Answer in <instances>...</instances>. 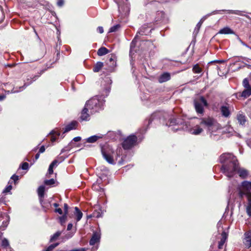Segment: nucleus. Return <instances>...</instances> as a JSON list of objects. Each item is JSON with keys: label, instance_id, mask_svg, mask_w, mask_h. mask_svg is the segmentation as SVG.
<instances>
[{"label": "nucleus", "instance_id": "f257e3e1", "mask_svg": "<svg viewBox=\"0 0 251 251\" xmlns=\"http://www.w3.org/2000/svg\"><path fill=\"white\" fill-rule=\"evenodd\" d=\"M219 160L223 164L221 171L229 177H233L239 167L236 157L229 153H223L220 156Z\"/></svg>", "mask_w": 251, "mask_h": 251}, {"label": "nucleus", "instance_id": "f03ea898", "mask_svg": "<svg viewBox=\"0 0 251 251\" xmlns=\"http://www.w3.org/2000/svg\"><path fill=\"white\" fill-rule=\"evenodd\" d=\"M101 152L103 157L105 160L110 164H115V159H117V157L120 155L117 152L115 153L114 149L110 145L105 143L103 146H101Z\"/></svg>", "mask_w": 251, "mask_h": 251}, {"label": "nucleus", "instance_id": "7ed1b4c3", "mask_svg": "<svg viewBox=\"0 0 251 251\" xmlns=\"http://www.w3.org/2000/svg\"><path fill=\"white\" fill-rule=\"evenodd\" d=\"M243 86L245 89L242 92H238L234 94L235 98L238 100H245L251 95V86L249 83V79L245 78L242 82Z\"/></svg>", "mask_w": 251, "mask_h": 251}, {"label": "nucleus", "instance_id": "20e7f679", "mask_svg": "<svg viewBox=\"0 0 251 251\" xmlns=\"http://www.w3.org/2000/svg\"><path fill=\"white\" fill-rule=\"evenodd\" d=\"M102 103L97 97L93 98L88 100L85 106L91 110V114L99 112L101 109Z\"/></svg>", "mask_w": 251, "mask_h": 251}, {"label": "nucleus", "instance_id": "39448f33", "mask_svg": "<svg viewBox=\"0 0 251 251\" xmlns=\"http://www.w3.org/2000/svg\"><path fill=\"white\" fill-rule=\"evenodd\" d=\"M138 144L137 137L132 134L125 138L122 143L123 148L125 150H130Z\"/></svg>", "mask_w": 251, "mask_h": 251}, {"label": "nucleus", "instance_id": "423d86ee", "mask_svg": "<svg viewBox=\"0 0 251 251\" xmlns=\"http://www.w3.org/2000/svg\"><path fill=\"white\" fill-rule=\"evenodd\" d=\"M194 106L198 114L203 115L204 112L203 106L207 107L208 103L204 97L201 96L199 99L194 100Z\"/></svg>", "mask_w": 251, "mask_h": 251}, {"label": "nucleus", "instance_id": "0eeeda50", "mask_svg": "<svg viewBox=\"0 0 251 251\" xmlns=\"http://www.w3.org/2000/svg\"><path fill=\"white\" fill-rule=\"evenodd\" d=\"M105 68L108 72H112L115 70L116 66V56L114 54H110L107 56V58L105 62Z\"/></svg>", "mask_w": 251, "mask_h": 251}, {"label": "nucleus", "instance_id": "6e6552de", "mask_svg": "<svg viewBox=\"0 0 251 251\" xmlns=\"http://www.w3.org/2000/svg\"><path fill=\"white\" fill-rule=\"evenodd\" d=\"M200 121V125L204 127L210 128L214 126L216 123V120L211 117H207L199 118Z\"/></svg>", "mask_w": 251, "mask_h": 251}, {"label": "nucleus", "instance_id": "1a4fd4ad", "mask_svg": "<svg viewBox=\"0 0 251 251\" xmlns=\"http://www.w3.org/2000/svg\"><path fill=\"white\" fill-rule=\"evenodd\" d=\"M146 29V27L144 26H142L139 30L137 32L135 36L132 40L131 43H130V50H133L136 46V43L139 41H141V36L145 35H146L145 33V30Z\"/></svg>", "mask_w": 251, "mask_h": 251}, {"label": "nucleus", "instance_id": "9d476101", "mask_svg": "<svg viewBox=\"0 0 251 251\" xmlns=\"http://www.w3.org/2000/svg\"><path fill=\"white\" fill-rule=\"evenodd\" d=\"M56 56L55 59L54 58V57H53L52 59H50V60L46 63L45 66L41 70H40V74H43L48 69L53 67L52 65L57 62V61L59 59V51L57 50Z\"/></svg>", "mask_w": 251, "mask_h": 251}, {"label": "nucleus", "instance_id": "9b49d317", "mask_svg": "<svg viewBox=\"0 0 251 251\" xmlns=\"http://www.w3.org/2000/svg\"><path fill=\"white\" fill-rule=\"evenodd\" d=\"M40 71L38 72L37 74L36 75H34L33 76H30L29 77H27L26 78V81H25L24 85L20 87V89L23 90L24 87H26L31 83H32L34 81L36 80L42 74H40Z\"/></svg>", "mask_w": 251, "mask_h": 251}, {"label": "nucleus", "instance_id": "f8f14e48", "mask_svg": "<svg viewBox=\"0 0 251 251\" xmlns=\"http://www.w3.org/2000/svg\"><path fill=\"white\" fill-rule=\"evenodd\" d=\"M244 236L243 243L246 248L249 249L251 247V230L246 232Z\"/></svg>", "mask_w": 251, "mask_h": 251}, {"label": "nucleus", "instance_id": "ddd939ff", "mask_svg": "<svg viewBox=\"0 0 251 251\" xmlns=\"http://www.w3.org/2000/svg\"><path fill=\"white\" fill-rule=\"evenodd\" d=\"M77 122H76V121H72L70 124H69L65 126L64 130L63 131V133L68 132L69 131L73 129H75L77 127Z\"/></svg>", "mask_w": 251, "mask_h": 251}, {"label": "nucleus", "instance_id": "4468645a", "mask_svg": "<svg viewBox=\"0 0 251 251\" xmlns=\"http://www.w3.org/2000/svg\"><path fill=\"white\" fill-rule=\"evenodd\" d=\"M221 236L222 238L221 239V240L218 243V248L219 249H223L224 244L227 240L228 234L225 231H224L221 233Z\"/></svg>", "mask_w": 251, "mask_h": 251}, {"label": "nucleus", "instance_id": "2eb2a0df", "mask_svg": "<svg viewBox=\"0 0 251 251\" xmlns=\"http://www.w3.org/2000/svg\"><path fill=\"white\" fill-rule=\"evenodd\" d=\"M170 74L168 72H165L160 75L158 78V81L159 83H162L170 80Z\"/></svg>", "mask_w": 251, "mask_h": 251}, {"label": "nucleus", "instance_id": "dca6fc26", "mask_svg": "<svg viewBox=\"0 0 251 251\" xmlns=\"http://www.w3.org/2000/svg\"><path fill=\"white\" fill-rule=\"evenodd\" d=\"M237 120L240 125L244 126L247 122L246 116L242 112H239L237 115Z\"/></svg>", "mask_w": 251, "mask_h": 251}, {"label": "nucleus", "instance_id": "f3484780", "mask_svg": "<svg viewBox=\"0 0 251 251\" xmlns=\"http://www.w3.org/2000/svg\"><path fill=\"white\" fill-rule=\"evenodd\" d=\"M100 235L97 232H94L89 241V244L91 246L95 245L97 243L100 242Z\"/></svg>", "mask_w": 251, "mask_h": 251}, {"label": "nucleus", "instance_id": "a211bd4d", "mask_svg": "<svg viewBox=\"0 0 251 251\" xmlns=\"http://www.w3.org/2000/svg\"><path fill=\"white\" fill-rule=\"evenodd\" d=\"M236 173L238 174L239 176L243 179L247 178L249 175L248 171L247 170L244 169H241L239 168V167L236 172Z\"/></svg>", "mask_w": 251, "mask_h": 251}, {"label": "nucleus", "instance_id": "6ab92c4d", "mask_svg": "<svg viewBox=\"0 0 251 251\" xmlns=\"http://www.w3.org/2000/svg\"><path fill=\"white\" fill-rule=\"evenodd\" d=\"M89 109V108L86 107L85 105V107L83 108L81 111V115L80 118L82 121H87L88 120V118L89 117V115L88 113Z\"/></svg>", "mask_w": 251, "mask_h": 251}, {"label": "nucleus", "instance_id": "aec40b11", "mask_svg": "<svg viewBox=\"0 0 251 251\" xmlns=\"http://www.w3.org/2000/svg\"><path fill=\"white\" fill-rule=\"evenodd\" d=\"M50 141L52 143H53L57 140L59 136L60 135V132L52 130L50 133Z\"/></svg>", "mask_w": 251, "mask_h": 251}, {"label": "nucleus", "instance_id": "412c9836", "mask_svg": "<svg viewBox=\"0 0 251 251\" xmlns=\"http://www.w3.org/2000/svg\"><path fill=\"white\" fill-rule=\"evenodd\" d=\"M218 33L221 34H233L234 32L229 27L226 26L220 29Z\"/></svg>", "mask_w": 251, "mask_h": 251}, {"label": "nucleus", "instance_id": "4be33fe9", "mask_svg": "<svg viewBox=\"0 0 251 251\" xmlns=\"http://www.w3.org/2000/svg\"><path fill=\"white\" fill-rule=\"evenodd\" d=\"M241 187L244 190L250 192L251 190V182L246 180L243 181L241 183Z\"/></svg>", "mask_w": 251, "mask_h": 251}, {"label": "nucleus", "instance_id": "5701e85b", "mask_svg": "<svg viewBox=\"0 0 251 251\" xmlns=\"http://www.w3.org/2000/svg\"><path fill=\"white\" fill-rule=\"evenodd\" d=\"M220 110L222 115L225 117H228L230 114L229 108L226 106H222Z\"/></svg>", "mask_w": 251, "mask_h": 251}, {"label": "nucleus", "instance_id": "b1692460", "mask_svg": "<svg viewBox=\"0 0 251 251\" xmlns=\"http://www.w3.org/2000/svg\"><path fill=\"white\" fill-rule=\"evenodd\" d=\"M103 63L102 62H97L93 66V71L95 73H98L100 71V70L103 67Z\"/></svg>", "mask_w": 251, "mask_h": 251}, {"label": "nucleus", "instance_id": "393cba45", "mask_svg": "<svg viewBox=\"0 0 251 251\" xmlns=\"http://www.w3.org/2000/svg\"><path fill=\"white\" fill-rule=\"evenodd\" d=\"M203 131V129L200 126V125H196L191 131L192 134L194 135H199Z\"/></svg>", "mask_w": 251, "mask_h": 251}, {"label": "nucleus", "instance_id": "a878e982", "mask_svg": "<svg viewBox=\"0 0 251 251\" xmlns=\"http://www.w3.org/2000/svg\"><path fill=\"white\" fill-rule=\"evenodd\" d=\"M45 186H40L38 188L37 192L39 197V199H40L41 201H42V198H44L45 196Z\"/></svg>", "mask_w": 251, "mask_h": 251}, {"label": "nucleus", "instance_id": "bb28decb", "mask_svg": "<svg viewBox=\"0 0 251 251\" xmlns=\"http://www.w3.org/2000/svg\"><path fill=\"white\" fill-rule=\"evenodd\" d=\"M109 52V50L105 47H100L97 51V54L100 56L104 55Z\"/></svg>", "mask_w": 251, "mask_h": 251}, {"label": "nucleus", "instance_id": "cd10ccee", "mask_svg": "<svg viewBox=\"0 0 251 251\" xmlns=\"http://www.w3.org/2000/svg\"><path fill=\"white\" fill-rule=\"evenodd\" d=\"M102 136L93 135L86 139L87 143H93L96 142L98 139L102 138Z\"/></svg>", "mask_w": 251, "mask_h": 251}, {"label": "nucleus", "instance_id": "c85d7f7f", "mask_svg": "<svg viewBox=\"0 0 251 251\" xmlns=\"http://www.w3.org/2000/svg\"><path fill=\"white\" fill-rule=\"evenodd\" d=\"M79 147V145H75L72 141L66 147L61 150V153H63L67 151H69L72 148Z\"/></svg>", "mask_w": 251, "mask_h": 251}, {"label": "nucleus", "instance_id": "c756f323", "mask_svg": "<svg viewBox=\"0 0 251 251\" xmlns=\"http://www.w3.org/2000/svg\"><path fill=\"white\" fill-rule=\"evenodd\" d=\"M75 216L76 217V221L77 222L79 221L82 217L83 214H82V212L79 210V209L77 207H75Z\"/></svg>", "mask_w": 251, "mask_h": 251}, {"label": "nucleus", "instance_id": "7c9ffc66", "mask_svg": "<svg viewBox=\"0 0 251 251\" xmlns=\"http://www.w3.org/2000/svg\"><path fill=\"white\" fill-rule=\"evenodd\" d=\"M58 163V161L56 159L54 160L51 164L50 165L49 169H48V173L49 175H52L53 173V167L56 165Z\"/></svg>", "mask_w": 251, "mask_h": 251}, {"label": "nucleus", "instance_id": "2f4dec72", "mask_svg": "<svg viewBox=\"0 0 251 251\" xmlns=\"http://www.w3.org/2000/svg\"><path fill=\"white\" fill-rule=\"evenodd\" d=\"M165 16V13L163 11H157L156 17H155V22H158L161 21Z\"/></svg>", "mask_w": 251, "mask_h": 251}, {"label": "nucleus", "instance_id": "473e14b6", "mask_svg": "<svg viewBox=\"0 0 251 251\" xmlns=\"http://www.w3.org/2000/svg\"><path fill=\"white\" fill-rule=\"evenodd\" d=\"M62 232L60 231H58L56 232H55L52 236H51L50 242H52L53 241H55L56 240L58 237L60 236Z\"/></svg>", "mask_w": 251, "mask_h": 251}, {"label": "nucleus", "instance_id": "72a5a7b5", "mask_svg": "<svg viewBox=\"0 0 251 251\" xmlns=\"http://www.w3.org/2000/svg\"><path fill=\"white\" fill-rule=\"evenodd\" d=\"M101 214L100 211L98 210H94V212L90 215H88V218H100L101 217Z\"/></svg>", "mask_w": 251, "mask_h": 251}, {"label": "nucleus", "instance_id": "f704fd0d", "mask_svg": "<svg viewBox=\"0 0 251 251\" xmlns=\"http://www.w3.org/2000/svg\"><path fill=\"white\" fill-rule=\"evenodd\" d=\"M192 71L194 73L199 74L202 72L201 68L200 67L198 64L194 65Z\"/></svg>", "mask_w": 251, "mask_h": 251}, {"label": "nucleus", "instance_id": "c9c22d12", "mask_svg": "<svg viewBox=\"0 0 251 251\" xmlns=\"http://www.w3.org/2000/svg\"><path fill=\"white\" fill-rule=\"evenodd\" d=\"M248 193H249V192H247L246 190H244V189H243L242 188V189L239 188L238 192V196L240 198H243L244 196L246 195L247 196V194Z\"/></svg>", "mask_w": 251, "mask_h": 251}, {"label": "nucleus", "instance_id": "e433bc0d", "mask_svg": "<svg viewBox=\"0 0 251 251\" xmlns=\"http://www.w3.org/2000/svg\"><path fill=\"white\" fill-rule=\"evenodd\" d=\"M121 27V25L120 24L116 25L110 27L109 30V32H113L118 30Z\"/></svg>", "mask_w": 251, "mask_h": 251}, {"label": "nucleus", "instance_id": "4c0bfd02", "mask_svg": "<svg viewBox=\"0 0 251 251\" xmlns=\"http://www.w3.org/2000/svg\"><path fill=\"white\" fill-rule=\"evenodd\" d=\"M59 245V243H55L50 245L45 251H52L55 248Z\"/></svg>", "mask_w": 251, "mask_h": 251}, {"label": "nucleus", "instance_id": "58836bf2", "mask_svg": "<svg viewBox=\"0 0 251 251\" xmlns=\"http://www.w3.org/2000/svg\"><path fill=\"white\" fill-rule=\"evenodd\" d=\"M55 180L53 178L47 179L44 181V184L46 185H52L54 184Z\"/></svg>", "mask_w": 251, "mask_h": 251}, {"label": "nucleus", "instance_id": "ea45409f", "mask_svg": "<svg viewBox=\"0 0 251 251\" xmlns=\"http://www.w3.org/2000/svg\"><path fill=\"white\" fill-rule=\"evenodd\" d=\"M229 13L247 17L246 15L243 14L242 11L239 10H229Z\"/></svg>", "mask_w": 251, "mask_h": 251}, {"label": "nucleus", "instance_id": "a19ab883", "mask_svg": "<svg viewBox=\"0 0 251 251\" xmlns=\"http://www.w3.org/2000/svg\"><path fill=\"white\" fill-rule=\"evenodd\" d=\"M1 246L3 248H7L9 246V242H8V240L6 238H4L2 240Z\"/></svg>", "mask_w": 251, "mask_h": 251}, {"label": "nucleus", "instance_id": "79ce46f5", "mask_svg": "<svg viewBox=\"0 0 251 251\" xmlns=\"http://www.w3.org/2000/svg\"><path fill=\"white\" fill-rule=\"evenodd\" d=\"M67 214H64L63 216L59 217L60 223L62 225L65 224L66 221L67 217Z\"/></svg>", "mask_w": 251, "mask_h": 251}, {"label": "nucleus", "instance_id": "37998d69", "mask_svg": "<svg viewBox=\"0 0 251 251\" xmlns=\"http://www.w3.org/2000/svg\"><path fill=\"white\" fill-rule=\"evenodd\" d=\"M42 201H41L40 199H39L41 205H42V206L43 207L47 208L49 207V204L47 202H46L45 201L44 198H42Z\"/></svg>", "mask_w": 251, "mask_h": 251}, {"label": "nucleus", "instance_id": "c03bdc74", "mask_svg": "<svg viewBox=\"0 0 251 251\" xmlns=\"http://www.w3.org/2000/svg\"><path fill=\"white\" fill-rule=\"evenodd\" d=\"M178 124V122H177V120L176 118L171 119L170 120V126L176 125Z\"/></svg>", "mask_w": 251, "mask_h": 251}, {"label": "nucleus", "instance_id": "a18cd8bd", "mask_svg": "<svg viewBox=\"0 0 251 251\" xmlns=\"http://www.w3.org/2000/svg\"><path fill=\"white\" fill-rule=\"evenodd\" d=\"M21 168L24 170H27L29 168L28 163L27 162H24L21 165Z\"/></svg>", "mask_w": 251, "mask_h": 251}, {"label": "nucleus", "instance_id": "49530a36", "mask_svg": "<svg viewBox=\"0 0 251 251\" xmlns=\"http://www.w3.org/2000/svg\"><path fill=\"white\" fill-rule=\"evenodd\" d=\"M246 212L249 217H251V204L247 205L246 207Z\"/></svg>", "mask_w": 251, "mask_h": 251}, {"label": "nucleus", "instance_id": "de8ad7c7", "mask_svg": "<svg viewBox=\"0 0 251 251\" xmlns=\"http://www.w3.org/2000/svg\"><path fill=\"white\" fill-rule=\"evenodd\" d=\"M247 198L248 200V205L251 204V192H249V193L247 194Z\"/></svg>", "mask_w": 251, "mask_h": 251}, {"label": "nucleus", "instance_id": "09e8293b", "mask_svg": "<svg viewBox=\"0 0 251 251\" xmlns=\"http://www.w3.org/2000/svg\"><path fill=\"white\" fill-rule=\"evenodd\" d=\"M11 179L14 180L15 183H16V182L19 180V176L14 174L11 177Z\"/></svg>", "mask_w": 251, "mask_h": 251}, {"label": "nucleus", "instance_id": "8fccbe9b", "mask_svg": "<svg viewBox=\"0 0 251 251\" xmlns=\"http://www.w3.org/2000/svg\"><path fill=\"white\" fill-rule=\"evenodd\" d=\"M12 186L11 185H8L3 190V193H7L10 191L12 189Z\"/></svg>", "mask_w": 251, "mask_h": 251}, {"label": "nucleus", "instance_id": "3c124183", "mask_svg": "<svg viewBox=\"0 0 251 251\" xmlns=\"http://www.w3.org/2000/svg\"><path fill=\"white\" fill-rule=\"evenodd\" d=\"M97 30L98 32H99L100 34L103 33L104 32L103 28L102 26H98L97 29Z\"/></svg>", "mask_w": 251, "mask_h": 251}, {"label": "nucleus", "instance_id": "603ef678", "mask_svg": "<svg viewBox=\"0 0 251 251\" xmlns=\"http://www.w3.org/2000/svg\"><path fill=\"white\" fill-rule=\"evenodd\" d=\"M64 214H68V206L67 203H65L64 205Z\"/></svg>", "mask_w": 251, "mask_h": 251}, {"label": "nucleus", "instance_id": "864d4df0", "mask_svg": "<svg viewBox=\"0 0 251 251\" xmlns=\"http://www.w3.org/2000/svg\"><path fill=\"white\" fill-rule=\"evenodd\" d=\"M57 4L59 7L62 6L64 4V0H58Z\"/></svg>", "mask_w": 251, "mask_h": 251}, {"label": "nucleus", "instance_id": "5fc2aeb1", "mask_svg": "<svg viewBox=\"0 0 251 251\" xmlns=\"http://www.w3.org/2000/svg\"><path fill=\"white\" fill-rule=\"evenodd\" d=\"M45 151V147L44 145L42 146L39 150V152L41 153H43Z\"/></svg>", "mask_w": 251, "mask_h": 251}, {"label": "nucleus", "instance_id": "6e6d98bb", "mask_svg": "<svg viewBox=\"0 0 251 251\" xmlns=\"http://www.w3.org/2000/svg\"><path fill=\"white\" fill-rule=\"evenodd\" d=\"M55 212L58 213L59 214L63 213L62 210L60 208H57L54 210Z\"/></svg>", "mask_w": 251, "mask_h": 251}, {"label": "nucleus", "instance_id": "4d7b16f0", "mask_svg": "<svg viewBox=\"0 0 251 251\" xmlns=\"http://www.w3.org/2000/svg\"><path fill=\"white\" fill-rule=\"evenodd\" d=\"M81 137H79V136H77V137H75V138L73 139V140H72V142H73V141H75V142H79V141H80L81 140Z\"/></svg>", "mask_w": 251, "mask_h": 251}, {"label": "nucleus", "instance_id": "13d9d810", "mask_svg": "<svg viewBox=\"0 0 251 251\" xmlns=\"http://www.w3.org/2000/svg\"><path fill=\"white\" fill-rule=\"evenodd\" d=\"M70 251H86V249L85 248H79L73 249L71 250Z\"/></svg>", "mask_w": 251, "mask_h": 251}, {"label": "nucleus", "instance_id": "bf43d9fd", "mask_svg": "<svg viewBox=\"0 0 251 251\" xmlns=\"http://www.w3.org/2000/svg\"><path fill=\"white\" fill-rule=\"evenodd\" d=\"M73 227V224L71 223H69L67 226V230H70L72 229Z\"/></svg>", "mask_w": 251, "mask_h": 251}, {"label": "nucleus", "instance_id": "052dcab7", "mask_svg": "<svg viewBox=\"0 0 251 251\" xmlns=\"http://www.w3.org/2000/svg\"><path fill=\"white\" fill-rule=\"evenodd\" d=\"M40 154V153H39V152L36 154V155L35 156V161L37 160L39 158Z\"/></svg>", "mask_w": 251, "mask_h": 251}, {"label": "nucleus", "instance_id": "680f3d73", "mask_svg": "<svg viewBox=\"0 0 251 251\" xmlns=\"http://www.w3.org/2000/svg\"><path fill=\"white\" fill-rule=\"evenodd\" d=\"M53 205L54 207L57 208V207H58L59 206V204L57 203H54L53 204Z\"/></svg>", "mask_w": 251, "mask_h": 251}, {"label": "nucleus", "instance_id": "e2e57ef3", "mask_svg": "<svg viewBox=\"0 0 251 251\" xmlns=\"http://www.w3.org/2000/svg\"><path fill=\"white\" fill-rule=\"evenodd\" d=\"M5 98V96L3 95H0V100H3Z\"/></svg>", "mask_w": 251, "mask_h": 251}, {"label": "nucleus", "instance_id": "0e129e2a", "mask_svg": "<svg viewBox=\"0 0 251 251\" xmlns=\"http://www.w3.org/2000/svg\"><path fill=\"white\" fill-rule=\"evenodd\" d=\"M223 62V61H221V60H215V61H212V62H211L210 63H215V62Z\"/></svg>", "mask_w": 251, "mask_h": 251}, {"label": "nucleus", "instance_id": "69168bd1", "mask_svg": "<svg viewBox=\"0 0 251 251\" xmlns=\"http://www.w3.org/2000/svg\"><path fill=\"white\" fill-rule=\"evenodd\" d=\"M152 117H153V115H152L151 117L149 120V124H151L152 121Z\"/></svg>", "mask_w": 251, "mask_h": 251}, {"label": "nucleus", "instance_id": "338daca9", "mask_svg": "<svg viewBox=\"0 0 251 251\" xmlns=\"http://www.w3.org/2000/svg\"><path fill=\"white\" fill-rule=\"evenodd\" d=\"M20 91V90H19V91ZM12 91H13V93H16V92H19V90H15V88H13V90H12Z\"/></svg>", "mask_w": 251, "mask_h": 251}, {"label": "nucleus", "instance_id": "774afa93", "mask_svg": "<svg viewBox=\"0 0 251 251\" xmlns=\"http://www.w3.org/2000/svg\"><path fill=\"white\" fill-rule=\"evenodd\" d=\"M201 24L200 23V22H199V23L197 25V26L198 27H199V28L201 26Z\"/></svg>", "mask_w": 251, "mask_h": 251}]
</instances>
